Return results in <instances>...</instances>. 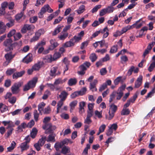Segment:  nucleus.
I'll return each mask as SVG.
<instances>
[{"instance_id":"f257e3e1","label":"nucleus","mask_w":155,"mask_h":155,"mask_svg":"<svg viewBox=\"0 0 155 155\" xmlns=\"http://www.w3.org/2000/svg\"><path fill=\"white\" fill-rule=\"evenodd\" d=\"M46 11L49 13H52L53 10L50 7L48 4L45 5L41 9L40 12L38 13V17L42 18L43 17V14Z\"/></svg>"},{"instance_id":"f03ea898","label":"nucleus","mask_w":155,"mask_h":155,"mask_svg":"<svg viewBox=\"0 0 155 155\" xmlns=\"http://www.w3.org/2000/svg\"><path fill=\"white\" fill-rule=\"evenodd\" d=\"M37 81V78L33 79L32 80L28 82L24 87L23 91H26L31 88L34 87L36 85V83Z\"/></svg>"},{"instance_id":"7ed1b4c3","label":"nucleus","mask_w":155,"mask_h":155,"mask_svg":"<svg viewBox=\"0 0 155 155\" xmlns=\"http://www.w3.org/2000/svg\"><path fill=\"white\" fill-rule=\"evenodd\" d=\"M22 83L20 82L15 83L11 87V89L13 94H17L20 91V87H21Z\"/></svg>"},{"instance_id":"20e7f679","label":"nucleus","mask_w":155,"mask_h":155,"mask_svg":"<svg viewBox=\"0 0 155 155\" xmlns=\"http://www.w3.org/2000/svg\"><path fill=\"white\" fill-rule=\"evenodd\" d=\"M15 54H12V52H10L5 54L4 57L6 60V61L3 63L5 66H7L11 61L12 60L14 57Z\"/></svg>"},{"instance_id":"39448f33","label":"nucleus","mask_w":155,"mask_h":155,"mask_svg":"<svg viewBox=\"0 0 155 155\" xmlns=\"http://www.w3.org/2000/svg\"><path fill=\"white\" fill-rule=\"evenodd\" d=\"M35 28V26L32 25L26 24L24 25L23 28L21 29V31L22 33H25L27 31H30L33 30Z\"/></svg>"},{"instance_id":"423d86ee","label":"nucleus","mask_w":155,"mask_h":155,"mask_svg":"<svg viewBox=\"0 0 155 155\" xmlns=\"http://www.w3.org/2000/svg\"><path fill=\"white\" fill-rule=\"evenodd\" d=\"M141 20H142V18H140L139 20L137 21L134 24H133L131 26L128 25L126 27L123 28L121 31H120V34H122L127 32L128 30L130 29L133 28V27H134V25H136L137 22L138 21H140Z\"/></svg>"},{"instance_id":"0eeeda50","label":"nucleus","mask_w":155,"mask_h":155,"mask_svg":"<svg viewBox=\"0 0 155 155\" xmlns=\"http://www.w3.org/2000/svg\"><path fill=\"white\" fill-rule=\"evenodd\" d=\"M33 60L32 55L31 53L28 54L23 59V62L26 64L31 62Z\"/></svg>"},{"instance_id":"6e6552de","label":"nucleus","mask_w":155,"mask_h":155,"mask_svg":"<svg viewBox=\"0 0 155 155\" xmlns=\"http://www.w3.org/2000/svg\"><path fill=\"white\" fill-rule=\"evenodd\" d=\"M143 77L142 76H140L135 81L134 87L135 88H138L140 87L142 83Z\"/></svg>"},{"instance_id":"1a4fd4ad","label":"nucleus","mask_w":155,"mask_h":155,"mask_svg":"<svg viewBox=\"0 0 155 155\" xmlns=\"http://www.w3.org/2000/svg\"><path fill=\"white\" fill-rule=\"evenodd\" d=\"M43 129L45 130V134H51L54 133V132L52 130L49 126H48V124H45L42 127Z\"/></svg>"},{"instance_id":"9d476101","label":"nucleus","mask_w":155,"mask_h":155,"mask_svg":"<svg viewBox=\"0 0 155 155\" xmlns=\"http://www.w3.org/2000/svg\"><path fill=\"white\" fill-rule=\"evenodd\" d=\"M99 31H100V33L104 34L102 37L103 38H107L109 35V30L107 27H105L103 29L99 30Z\"/></svg>"},{"instance_id":"9b49d317","label":"nucleus","mask_w":155,"mask_h":155,"mask_svg":"<svg viewBox=\"0 0 155 155\" xmlns=\"http://www.w3.org/2000/svg\"><path fill=\"white\" fill-rule=\"evenodd\" d=\"M25 73L24 71H22L20 72H15L12 75V78L13 79H17L19 78L22 77Z\"/></svg>"},{"instance_id":"f8f14e48","label":"nucleus","mask_w":155,"mask_h":155,"mask_svg":"<svg viewBox=\"0 0 155 155\" xmlns=\"http://www.w3.org/2000/svg\"><path fill=\"white\" fill-rule=\"evenodd\" d=\"M12 40L11 38L5 40L3 42V45L7 47L6 48H9L12 45Z\"/></svg>"},{"instance_id":"ddd939ff","label":"nucleus","mask_w":155,"mask_h":155,"mask_svg":"<svg viewBox=\"0 0 155 155\" xmlns=\"http://www.w3.org/2000/svg\"><path fill=\"white\" fill-rule=\"evenodd\" d=\"M68 95V93L65 91H63L61 92L60 94L59 95V97L61 98L60 100L64 101L66 99Z\"/></svg>"},{"instance_id":"4468645a","label":"nucleus","mask_w":155,"mask_h":155,"mask_svg":"<svg viewBox=\"0 0 155 155\" xmlns=\"http://www.w3.org/2000/svg\"><path fill=\"white\" fill-rule=\"evenodd\" d=\"M42 65V62L39 61L33 66L32 68L34 71H38L41 68Z\"/></svg>"},{"instance_id":"2eb2a0df","label":"nucleus","mask_w":155,"mask_h":155,"mask_svg":"<svg viewBox=\"0 0 155 155\" xmlns=\"http://www.w3.org/2000/svg\"><path fill=\"white\" fill-rule=\"evenodd\" d=\"M20 147L21 149V151L27 150L29 148V146L26 142H24L21 144Z\"/></svg>"},{"instance_id":"dca6fc26","label":"nucleus","mask_w":155,"mask_h":155,"mask_svg":"<svg viewBox=\"0 0 155 155\" xmlns=\"http://www.w3.org/2000/svg\"><path fill=\"white\" fill-rule=\"evenodd\" d=\"M56 135L54 133L50 134L48 136L46 140L48 142H55V137Z\"/></svg>"},{"instance_id":"f3484780","label":"nucleus","mask_w":155,"mask_h":155,"mask_svg":"<svg viewBox=\"0 0 155 155\" xmlns=\"http://www.w3.org/2000/svg\"><path fill=\"white\" fill-rule=\"evenodd\" d=\"M77 82V80L75 78H71L69 80L68 84L69 86H71L76 85Z\"/></svg>"},{"instance_id":"a211bd4d","label":"nucleus","mask_w":155,"mask_h":155,"mask_svg":"<svg viewBox=\"0 0 155 155\" xmlns=\"http://www.w3.org/2000/svg\"><path fill=\"white\" fill-rule=\"evenodd\" d=\"M73 40L71 39L70 41L66 42L64 44L63 46L65 48H68L74 46V44Z\"/></svg>"},{"instance_id":"6ab92c4d","label":"nucleus","mask_w":155,"mask_h":155,"mask_svg":"<svg viewBox=\"0 0 155 155\" xmlns=\"http://www.w3.org/2000/svg\"><path fill=\"white\" fill-rule=\"evenodd\" d=\"M85 105V103L84 101H82L79 103V112L80 113H82L84 112V107Z\"/></svg>"},{"instance_id":"aec40b11","label":"nucleus","mask_w":155,"mask_h":155,"mask_svg":"<svg viewBox=\"0 0 155 155\" xmlns=\"http://www.w3.org/2000/svg\"><path fill=\"white\" fill-rule=\"evenodd\" d=\"M45 104L43 102L40 103L38 105V110L39 111V114L42 115V111L43 110Z\"/></svg>"},{"instance_id":"412c9836","label":"nucleus","mask_w":155,"mask_h":155,"mask_svg":"<svg viewBox=\"0 0 155 155\" xmlns=\"http://www.w3.org/2000/svg\"><path fill=\"white\" fill-rule=\"evenodd\" d=\"M68 34L67 32L63 33L62 31L60 35H58V38L60 40H64L65 39L68 37Z\"/></svg>"},{"instance_id":"4be33fe9","label":"nucleus","mask_w":155,"mask_h":155,"mask_svg":"<svg viewBox=\"0 0 155 155\" xmlns=\"http://www.w3.org/2000/svg\"><path fill=\"white\" fill-rule=\"evenodd\" d=\"M63 27V26H61L60 25H58L55 28L54 32L52 33V35L54 36L57 35V34L61 31L62 30V27Z\"/></svg>"},{"instance_id":"5701e85b","label":"nucleus","mask_w":155,"mask_h":155,"mask_svg":"<svg viewBox=\"0 0 155 155\" xmlns=\"http://www.w3.org/2000/svg\"><path fill=\"white\" fill-rule=\"evenodd\" d=\"M25 17V16L24 15V12L22 11L15 16V19L17 20H19L22 18H23V19H24Z\"/></svg>"},{"instance_id":"b1692460","label":"nucleus","mask_w":155,"mask_h":155,"mask_svg":"<svg viewBox=\"0 0 155 155\" xmlns=\"http://www.w3.org/2000/svg\"><path fill=\"white\" fill-rule=\"evenodd\" d=\"M38 133V130L37 129L35 128H33L31 132L30 135L31 137L33 138H35Z\"/></svg>"},{"instance_id":"393cba45","label":"nucleus","mask_w":155,"mask_h":155,"mask_svg":"<svg viewBox=\"0 0 155 155\" xmlns=\"http://www.w3.org/2000/svg\"><path fill=\"white\" fill-rule=\"evenodd\" d=\"M70 152V148L68 147L64 146L62 149L61 153L64 154H66L67 153Z\"/></svg>"},{"instance_id":"a878e982","label":"nucleus","mask_w":155,"mask_h":155,"mask_svg":"<svg viewBox=\"0 0 155 155\" xmlns=\"http://www.w3.org/2000/svg\"><path fill=\"white\" fill-rule=\"evenodd\" d=\"M85 6L84 5H82L79 7L78 9L76 10V12L78 14H81L85 10Z\"/></svg>"},{"instance_id":"bb28decb","label":"nucleus","mask_w":155,"mask_h":155,"mask_svg":"<svg viewBox=\"0 0 155 155\" xmlns=\"http://www.w3.org/2000/svg\"><path fill=\"white\" fill-rule=\"evenodd\" d=\"M138 93L137 92H136L132 96V97H131L128 100L130 103H133L134 102L136 99L138 97Z\"/></svg>"},{"instance_id":"cd10ccee","label":"nucleus","mask_w":155,"mask_h":155,"mask_svg":"<svg viewBox=\"0 0 155 155\" xmlns=\"http://www.w3.org/2000/svg\"><path fill=\"white\" fill-rule=\"evenodd\" d=\"M130 112L129 109L128 108H123L121 112V114L122 115H129Z\"/></svg>"},{"instance_id":"c85d7f7f","label":"nucleus","mask_w":155,"mask_h":155,"mask_svg":"<svg viewBox=\"0 0 155 155\" xmlns=\"http://www.w3.org/2000/svg\"><path fill=\"white\" fill-rule=\"evenodd\" d=\"M57 68L56 67H54L52 68L50 72V75L52 77H54L56 75V72L57 71Z\"/></svg>"},{"instance_id":"c756f323","label":"nucleus","mask_w":155,"mask_h":155,"mask_svg":"<svg viewBox=\"0 0 155 155\" xmlns=\"http://www.w3.org/2000/svg\"><path fill=\"white\" fill-rule=\"evenodd\" d=\"M97 57L94 53L91 54L89 56V59L92 62H94L97 59Z\"/></svg>"},{"instance_id":"7c9ffc66","label":"nucleus","mask_w":155,"mask_h":155,"mask_svg":"<svg viewBox=\"0 0 155 155\" xmlns=\"http://www.w3.org/2000/svg\"><path fill=\"white\" fill-rule=\"evenodd\" d=\"M46 136H42L41 138L39 140L38 143L40 144L41 147L43 146L45 144L46 140Z\"/></svg>"},{"instance_id":"2f4dec72","label":"nucleus","mask_w":155,"mask_h":155,"mask_svg":"<svg viewBox=\"0 0 155 155\" xmlns=\"http://www.w3.org/2000/svg\"><path fill=\"white\" fill-rule=\"evenodd\" d=\"M63 146L61 142H58L55 144L54 147L56 150L58 151L60 148L62 147Z\"/></svg>"},{"instance_id":"473e14b6","label":"nucleus","mask_w":155,"mask_h":155,"mask_svg":"<svg viewBox=\"0 0 155 155\" xmlns=\"http://www.w3.org/2000/svg\"><path fill=\"white\" fill-rule=\"evenodd\" d=\"M61 54L59 52H56L54 53V55L53 59H51V61H54L58 58H60L61 57ZM51 58H52V57H51Z\"/></svg>"},{"instance_id":"72a5a7b5","label":"nucleus","mask_w":155,"mask_h":155,"mask_svg":"<svg viewBox=\"0 0 155 155\" xmlns=\"http://www.w3.org/2000/svg\"><path fill=\"white\" fill-rule=\"evenodd\" d=\"M151 50V47H150V46H147L146 49L145 50L142 55V56L144 58H145L147 55L149 54Z\"/></svg>"},{"instance_id":"f704fd0d","label":"nucleus","mask_w":155,"mask_h":155,"mask_svg":"<svg viewBox=\"0 0 155 155\" xmlns=\"http://www.w3.org/2000/svg\"><path fill=\"white\" fill-rule=\"evenodd\" d=\"M105 8L107 12L108 13H112L116 9L115 8H114L113 6H111L110 5V6H108L107 8Z\"/></svg>"},{"instance_id":"c9c22d12","label":"nucleus","mask_w":155,"mask_h":155,"mask_svg":"<svg viewBox=\"0 0 155 155\" xmlns=\"http://www.w3.org/2000/svg\"><path fill=\"white\" fill-rule=\"evenodd\" d=\"M16 71L15 68H10L8 69L6 71V73L7 75H10Z\"/></svg>"},{"instance_id":"e433bc0d","label":"nucleus","mask_w":155,"mask_h":155,"mask_svg":"<svg viewBox=\"0 0 155 155\" xmlns=\"http://www.w3.org/2000/svg\"><path fill=\"white\" fill-rule=\"evenodd\" d=\"M6 26L4 25L3 23L0 22V31H1V34L4 33L5 31Z\"/></svg>"},{"instance_id":"4c0bfd02","label":"nucleus","mask_w":155,"mask_h":155,"mask_svg":"<svg viewBox=\"0 0 155 155\" xmlns=\"http://www.w3.org/2000/svg\"><path fill=\"white\" fill-rule=\"evenodd\" d=\"M117 109V106L114 104H112L110 106V110L111 112L115 113Z\"/></svg>"},{"instance_id":"58836bf2","label":"nucleus","mask_w":155,"mask_h":155,"mask_svg":"<svg viewBox=\"0 0 155 155\" xmlns=\"http://www.w3.org/2000/svg\"><path fill=\"white\" fill-rule=\"evenodd\" d=\"M18 45V43L17 42H15L13 43L12 44V45L9 48H6L5 49V51H10L13 50V47H15Z\"/></svg>"},{"instance_id":"ea45409f","label":"nucleus","mask_w":155,"mask_h":155,"mask_svg":"<svg viewBox=\"0 0 155 155\" xmlns=\"http://www.w3.org/2000/svg\"><path fill=\"white\" fill-rule=\"evenodd\" d=\"M16 31L15 29H13L11 30L8 33L7 35V37L10 38L13 36H14L16 33Z\"/></svg>"},{"instance_id":"a19ab883","label":"nucleus","mask_w":155,"mask_h":155,"mask_svg":"<svg viewBox=\"0 0 155 155\" xmlns=\"http://www.w3.org/2000/svg\"><path fill=\"white\" fill-rule=\"evenodd\" d=\"M39 38L40 37L38 36V34L37 35L35 33V35L31 39L30 42H33L37 41L39 40Z\"/></svg>"},{"instance_id":"79ce46f5","label":"nucleus","mask_w":155,"mask_h":155,"mask_svg":"<svg viewBox=\"0 0 155 155\" xmlns=\"http://www.w3.org/2000/svg\"><path fill=\"white\" fill-rule=\"evenodd\" d=\"M117 45H114L111 48L110 52V53H115L117 51Z\"/></svg>"},{"instance_id":"37998d69","label":"nucleus","mask_w":155,"mask_h":155,"mask_svg":"<svg viewBox=\"0 0 155 155\" xmlns=\"http://www.w3.org/2000/svg\"><path fill=\"white\" fill-rule=\"evenodd\" d=\"M22 36V35L20 32L15 34V35L14 36V40L15 41L18 40L21 38Z\"/></svg>"},{"instance_id":"c03bdc74","label":"nucleus","mask_w":155,"mask_h":155,"mask_svg":"<svg viewBox=\"0 0 155 155\" xmlns=\"http://www.w3.org/2000/svg\"><path fill=\"white\" fill-rule=\"evenodd\" d=\"M155 93V87L153 88L152 90L150 92L147 94V95L145 96V98L146 99L149 97H151L152 95L153 94Z\"/></svg>"},{"instance_id":"a18cd8bd","label":"nucleus","mask_w":155,"mask_h":155,"mask_svg":"<svg viewBox=\"0 0 155 155\" xmlns=\"http://www.w3.org/2000/svg\"><path fill=\"white\" fill-rule=\"evenodd\" d=\"M116 94V91H114L110 95V98L109 100L110 103L115 98V95Z\"/></svg>"},{"instance_id":"49530a36","label":"nucleus","mask_w":155,"mask_h":155,"mask_svg":"<svg viewBox=\"0 0 155 155\" xmlns=\"http://www.w3.org/2000/svg\"><path fill=\"white\" fill-rule=\"evenodd\" d=\"M15 21L14 19H10L8 22L6 24V25L8 28H10L14 25Z\"/></svg>"},{"instance_id":"de8ad7c7","label":"nucleus","mask_w":155,"mask_h":155,"mask_svg":"<svg viewBox=\"0 0 155 155\" xmlns=\"http://www.w3.org/2000/svg\"><path fill=\"white\" fill-rule=\"evenodd\" d=\"M71 39L73 40V41L75 44V43L78 42L80 41L81 40V37H79L78 36H76L75 35Z\"/></svg>"},{"instance_id":"09e8293b","label":"nucleus","mask_w":155,"mask_h":155,"mask_svg":"<svg viewBox=\"0 0 155 155\" xmlns=\"http://www.w3.org/2000/svg\"><path fill=\"white\" fill-rule=\"evenodd\" d=\"M155 68V62H152L148 68V70L149 72H151L153 71Z\"/></svg>"},{"instance_id":"8fccbe9b","label":"nucleus","mask_w":155,"mask_h":155,"mask_svg":"<svg viewBox=\"0 0 155 155\" xmlns=\"http://www.w3.org/2000/svg\"><path fill=\"white\" fill-rule=\"evenodd\" d=\"M34 119L36 121H37L38 120V118L39 116V114L38 113V111L36 110H35L34 112Z\"/></svg>"},{"instance_id":"3c124183","label":"nucleus","mask_w":155,"mask_h":155,"mask_svg":"<svg viewBox=\"0 0 155 155\" xmlns=\"http://www.w3.org/2000/svg\"><path fill=\"white\" fill-rule=\"evenodd\" d=\"M124 94L123 92H121L117 91L116 92V94H117L116 97V99L117 100H120L123 96Z\"/></svg>"},{"instance_id":"603ef678","label":"nucleus","mask_w":155,"mask_h":155,"mask_svg":"<svg viewBox=\"0 0 155 155\" xmlns=\"http://www.w3.org/2000/svg\"><path fill=\"white\" fill-rule=\"evenodd\" d=\"M108 113L109 114V116L108 117H107L106 116V118L107 119H108V120H111L114 117V113L112 112H111L110 110H109Z\"/></svg>"},{"instance_id":"864d4df0","label":"nucleus","mask_w":155,"mask_h":155,"mask_svg":"<svg viewBox=\"0 0 155 155\" xmlns=\"http://www.w3.org/2000/svg\"><path fill=\"white\" fill-rule=\"evenodd\" d=\"M88 41H86L82 42L81 44L80 49L81 50H83L88 45Z\"/></svg>"},{"instance_id":"5fc2aeb1","label":"nucleus","mask_w":155,"mask_h":155,"mask_svg":"<svg viewBox=\"0 0 155 155\" xmlns=\"http://www.w3.org/2000/svg\"><path fill=\"white\" fill-rule=\"evenodd\" d=\"M79 95L80 94L78 91H75L71 95L70 97L72 99H74Z\"/></svg>"},{"instance_id":"6e6d98bb","label":"nucleus","mask_w":155,"mask_h":155,"mask_svg":"<svg viewBox=\"0 0 155 155\" xmlns=\"http://www.w3.org/2000/svg\"><path fill=\"white\" fill-rule=\"evenodd\" d=\"M107 87V84L106 83H103L100 87L99 91L100 92H102Z\"/></svg>"},{"instance_id":"4d7b16f0","label":"nucleus","mask_w":155,"mask_h":155,"mask_svg":"<svg viewBox=\"0 0 155 155\" xmlns=\"http://www.w3.org/2000/svg\"><path fill=\"white\" fill-rule=\"evenodd\" d=\"M101 5H98L95 6L91 10V12L92 13H94L97 12L98 10L101 8Z\"/></svg>"},{"instance_id":"13d9d810","label":"nucleus","mask_w":155,"mask_h":155,"mask_svg":"<svg viewBox=\"0 0 155 155\" xmlns=\"http://www.w3.org/2000/svg\"><path fill=\"white\" fill-rule=\"evenodd\" d=\"M89 89L91 90L92 92L94 91H97V89L96 87V86L95 85H93L91 83H90Z\"/></svg>"},{"instance_id":"bf43d9fd","label":"nucleus","mask_w":155,"mask_h":155,"mask_svg":"<svg viewBox=\"0 0 155 155\" xmlns=\"http://www.w3.org/2000/svg\"><path fill=\"white\" fill-rule=\"evenodd\" d=\"M134 68L135 67L134 66H131L127 71V75L129 76L131 75L132 74V72L134 71Z\"/></svg>"},{"instance_id":"052dcab7","label":"nucleus","mask_w":155,"mask_h":155,"mask_svg":"<svg viewBox=\"0 0 155 155\" xmlns=\"http://www.w3.org/2000/svg\"><path fill=\"white\" fill-rule=\"evenodd\" d=\"M59 45V44L58 42H55L54 44L52 45H50L49 47V49L50 50H52L55 48L57 47Z\"/></svg>"},{"instance_id":"680f3d73","label":"nucleus","mask_w":155,"mask_h":155,"mask_svg":"<svg viewBox=\"0 0 155 155\" xmlns=\"http://www.w3.org/2000/svg\"><path fill=\"white\" fill-rule=\"evenodd\" d=\"M122 77L121 76L118 77L116 78L114 81V83L115 85H116L118 84L119 82L121 81Z\"/></svg>"},{"instance_id":"e2e57ef3","label":"nucleus","mask_w":155,"mask_h":155,"mask_svg":"<svg viewBox=\"0 0 155 155\" xmlns=\"http://www.w3.org/2000/svg\"><path fill=\"white\" fill-rule=\"evenodd\" d=\"M78 101L76 100L74 101L71 102L69 104L71 108L73 109L77 105Z\"/></svg>"},{"instance_id":"0e129e2a","label":"nucleus","mask_w":155,"mask_h":155,"mask_svg":"<svg viewBox=\"0 0 155 155\" xmlns=\"http://www.w3.org/2000/svg\"><path fill=\"white\" fill-rule=\"evenodd\" d=\"M121 61L122 63L126 62L128 61V59L126 55H123L121 57Z\"/></svg>"},{"instance_id":"69168bd1","label":"nucleus","mask_w":155,"mask_h":155,"mask_svg":"<svg viewBox=\"0 0 155 155\" xmlns=\"http://www.w3.org/2000/svg\"><path fill=\"white\" fill-rule=\"evenodd\" d=\"M16 99L15 97H12L9 99L8 101L12 104H14L16 101Z\"/></svg>"},{"instance_id":"338daca9","label":"nucleus","mask_w":155,"mask_h":155,"mask_svg":"<svg viewBox=\"0 0 155 155\" xmlns=\"http://www.w3.org/2000/svg\"><path fill=\"white\" fill-rule=\"evenodd\" d=\"M60 116L61 118L65 120H68L69 118V116L67 114L62 113Z\"/></svg>"},{"instance_id":"774afa93","label":"nucleus","mask_w":155,"mask_h":155,"mask_svg":"<svg viewBox=\"0 0 155 155\" xmlns=\"http://www.w3.org/2000/svg\"><path fill=\"white\" fill-rule=\"evenodd\" d=\"M11 85V80L9 79L6 80H5L4 86L7 87H9Z\"/></svg>"}]
</instances>
